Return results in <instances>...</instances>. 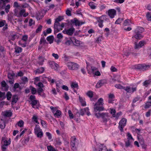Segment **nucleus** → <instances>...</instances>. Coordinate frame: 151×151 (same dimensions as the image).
Returning <instances> with one entry per match:
<instances>
[{
    "mask_svg": "<svg viewBox=\"0 0 151 151\" xmlns=\"http://www.w3.org/2000/svg\"><path fill=\"white\" fill-rule=\"evenodd\" d=\"M141 27L137 28L134 30L135 34L133 36L132 38H135L137 40H140L142 37V30Z\"/></svg>",
    "mask_w": 151,
    "mask_h": 151,
    "instance_id": "1",
    "label": "nucleus"
},
{
    "mask_svg": "<svg viewBox=\"0 0 151 151\" xmlns=\"http://www.w3.org/2000/svg\"><path fill=\"white\" fill-rule=\"evenodd\" d=\"M95 114L97 118L101 117L103 119V121L104 122H107V119L109 117L108 113L107 112H98L96 113Z\"/></svg>",
    "mask_w": 151,
    "mask_h": 151,
    "instance_id": "2",
    "label": "nucleus"
},
{
    "mask_svg": "<svg viewBox=\"0 0 151 151\" xmlns=\"http://www.w3.org/2000/svg\"><path fill=\"white\" fill-rule=\"evenodd\" d=\"M127 136V141L125 142V146L127 147L132 146V144L134 140L130 133H128Z\"/></svg>",
    "mask_w": 151,
    "mask_h": 151,
    "instance_id": "3",
    "label": "nucleus"
},
{
    "mask_svg": "<svg viewBox=\"0 0 151 151\" xmlns=\"http://www.w3.org/2000/svg\"><path fill=\"white\" fill-rule=\"evenodd\" d=\"M67 65L68 69L71 70H77L79 66L76 63L73 62H69L67 63Z\"/></svg>",
    "mask_w": 151,
    "mask_h": 151,
    "instance_id": "4",
    "label": "nucleus"
},
{
    "mask_svg": "<svg viewBox=\"0 0 151 151\" xmlns=\"http://www.w3.org/2000/svg\"><path fill=\"white\" fill-rule=\"evenodd\" d=\"M71 140L70 144L71 149L73 151H76L77 150L76 147L78 145V143L76 141V138L75 137H72Z\"/></svg>",
    "mask_w": 151,
    "mask_h": 151,
    "instance_id": "5",
    "label": "nucleus"
},
{
    "mask_svg": "<svg viewBox=\"0 0 151 151\" xmlns=\"http://www.w3.org/2000/svg\"><path fill=\"white\" fill-rule=\"evenodd\" d=\"M127 119L125 118H122L119 123V128L121 132L123 131V128L126 125Z\"/></svg>",
    "mask_w": 151,
    "mask_h": 151,
    "instance_id": "6",
    "label": "nucleus"
},
{
    "mask_svg": "<svg viewBox=\"0 0 151 151\" xmlns=\"http://www.w3.org/2000/svg\"><path fill=\"white\" fill-rule=\"evenodd\" d=\"M75 30V29L74 28L71 27L68 29L63 30V32L64 34L71 36L73 34Z\"/></svg>",
    "mask_w": 151,
    "mask_h": 151,
    "instance_id": "7",
    "label": "nucleus"
},
{
    "mask_svg": "<svg viewBox=\"0 0 151 151\" xmlns=\"http://www.w3.org/2000/svg\"><path fill=\"white\" fill-rule=\"evenodd\" d=\"M15 76V74L13 73H9L8 74V78L9 79V83L11 84H12L14 83V77Z\"/></svg>",
    "mask_w": 151,
    "mask_h": 151,
    "instance_id": "8",
    "label": "nucleus"
},
{
    "mask_svg": "<svg viewBox=\"0 0 151 151\" xmlns=\"http://www.w3.org/2000/svg\"><path fill=\"white\" fill-rule=\"evenodd\" d=\"M106 80L105 79H102L99 80L97 83L96 87V88H99L104 84L106 83Z\"/></svg>",
    "mask_w": 151,
    "mask_h": 151,
    "instance_id": "9",
    "label": "nucleus"
},
{
    "mask_svg": "<svg viewBox=\"0 0 151 151\" xmlns=\"http://www.w3.org/2000/svg\"><path fill=\"white\" fill-rule=\"evenodd\" d=\"M116 14V12L114 9H109L108 11V15L111 18H113Z\"/></svg>",
    "mask_w": 151,
    "mask_h": 151,
    "instance_id": "10",
    "label": "nucleus"
},
{
    "mask_svg": "<svg viewBox=\"0 0 151 151\" xmlns=\"http://www.w3.org/2000/svg\"><path fill=\"white\" fill-rule=\"evenodd\" d=\"M11 0H0V9L4 8L6 3L9 2Z\"/></svg>",
    "mask_w": 151,
    "mask_h": 151,
    "instance_id": "11",
    "label": "nucleus"
},
{
    "mask_svg": "<svg viewBox=\"0 0 151 151\" xmlns=\"http://www.w3.org/2000/svg\"><path fill=\"white\" fill-rule=\"evenodd\" d=\"M71 22L72 24H75L76 26H79L82 24L83 23L82 22L78 21L76 18L71 20Z\"/></svg>",
    "mask_w": 151,
    "mask_h": 151,
    "instance_id": "12",
    "label": "nucleus"
},
{
    "mask_svg": "<svg viewBox=\"0 0 151 151\" xmlns=\"http://www.w3.org/2000/svg\"><path fill=\"white\" fill-rule=\"evenodd\" d=\"M124 89L125 90L127 93H132L136 90V88H130L129 87H125Z\"/></svg>",
    "mask_w": 151,
    "mask_h": 151,
    "instance_id": "13",
    "label": "nucleus"
},
{
    "mask_svg": "<svg viewBox=\"0 0 151 151\" xmlns=\"http://www.w3.org/2000/svg\"><path fill=\"white\" fill-rule=\"evenodd\" d=\"M50 66L52 69H54L55 70H57L58 67V65L53 61L50 63Z\"/></svg>",
    "mask_w": 151,
    "mask_h": 151,
    "instance_id": "14",
    "label": "nucleus"
},
{
    "mask_svg": "<svg viewBox=\"0 0 151 151\" xmlns=\"http://www.w3.org/2000/svg\"><path fill=\"white\" fill-rule=\"evenodd\" d=\"M94 109L95 111L96 112L98 111H100L104 110V108L103 106L95 105Z\"/></svg>",
    "mask_w": 151,
    "mask_h": 151,
    "instance_id": "15",
    "label": "nucleus"
},
{
    "mask_svg": "<svg viewBox=\"0 0 151 151\" xmlns=\"http://www.w3.org/2000/svg\"><path fill=\"white\" fill-rule=\"evenodd\" d=\"M60 25V24L59 22H55L54 26L55 29V33H57L59 31V29Z\"/></svg>",
    "mask_w": 151,
    "mask_h": 151,
    "instance_id": "16",
    "label": "nucleus"
},
{
    "mask_svg": "<svg viewBox=\"0 0 151 151\" xmlns=\"http://www.w3.org/2000/svg\"><path fill=\"white\" fill-rule=\"evenodd\" d=\"M134 44V48L135 50H138L142 47V41H140L138 43L135 42Z\"/></svg>",
    "mask_w": 151,
    "mask_h": 151,
    "instance_id": "17",
    "label": "nucleus"
},
{
    "mask_svg": "<svg viewBox=\"0 0 151 151\" xmlns=\"http://www.w3.org/2000/svg\"><path fill=\"white\" fill-rule=\"evenodd\" d=\"M13 90L15 92H18V91L17 90V88H19L20 90H21V88L19 84L17 83H16L14 85L13 87Z\"/></svg>",
    "mask_w": 151,
    "mask_h": 151,
    "instance_id": "18",
    "label": "nucleus"
},
{
    "mask_svg": "<svg viewBox=\"0 0 151 151\" xmlns=\"http://www.w3.org/2000/svg\"><path fill=\"white\" fill-rule=\"evenodd\" d=\"M38 101L35 100L31 101V104L32 107L34 108H37Z\"/></svg>",
    "mask_w": 151,
    "mask_h": 151,
    "instance_id": "19",
    "label": "nucleus"
},
{
    "mask_svg": "<svg viewBox=\"0 0 151 151\" xmlns=\"http://www.w3.org/2000/svg\"><path fill=\"white\" fill-rule=\"evenodd\" d=\"M103 40V39L102 36H99L98 37H96L95 39V42L97 43H99Z\"/></svg>",
    "mask_w": 151,
    "mask_h": 151,
    "instance_id": "20",
    "label": "nucleus"
},
{
    "mask_svg": "<svg viewBox=\"0 0 151 151\" xmlns=\"http://www.w3.org/2000/svg\"><path fill=\"white\" fill-rule=\"evenodd\" d=\"M89 110V109L88 108H86L84 109H81L80 111V112L79 113V115L83 116L84 114V112H86Z\"/></svg>",
    "mask_w": 151,
    "mask_h": 151,
    "instance_id": "21",
    "label": "nucleus"
},
{
    "mask_svg": "<svg viewBox=\"0 0 151 151\" xmlns=\"http://www.w3.org/2000/svg\"><path fill=\"white\" fill-rule=\"evenodd\" d=\"M18 96L17 95H14L12 97V103L13 104L16 103L18 99Z\"/></svg>",
    "mask_w": 151,
    "mask_h": 151,
    "instance_id": "22",
    "label": "nucleus"
},
{
    "mask_svg": "<svg viewBox=\"0 0 151 151\" xmlns=\"http://www.w3.org/2000/svg\"><path fill=\"white\" fill-rule=\"evenodd\" d=\"M99 151H108L106 147L102 145L99 146Z\"/></svg>",
    "mask_w": 151,
    "mask_h": 151,
    "instance_id": "23",
    "label": "nucleus"
},
{
    "mask_svg": "<svg viewBox=\"0 0 151 151\" xmlns=\"http://www.w3.org/2000/svg\"><path fill=\"white\" fill-rule=\"evenodd\" d=\"M103 99L102 98H100L99 100L97 102H96L95 104V105H99L101 106H103Z\"/></svg>",
    "mask_w": 151,
    "mask_h": 151,
    "instance_id": "24",
    "label": "nucleus"
},
{
    "mask_svg": "<svg viewBox=\"0 0 151 151\" xmlns=\"http://www.w3.org/2000/svg\"><path fill=\"white\" fill-rule=\"evenodd\" d=\"M44 70V69L43 68H40L37 69L35 71L36 74L41 73H42Z\"/></svg>",
    "mask_w": 151,
    "mask_h": 151,
    "instance_id": "25",
    "label": "nucleus"
},
{
    "mask_svg": "<svg viewBox=\"0 0 151 151\" xmlns=\"http://www.w3.org/2000/svg\"><path fill=\"white\" fill-rule=\"evenodd\" d=\"M1 85L2 87L4 88V90H7L8 89L7 86L6 84L5 81H3L1 83Z\"/></svg>",
    "mask_w": 151,
    "mask_h": 151,
    "instance_id": "26",
    "label": "nucleus"
},
{
    "mask_svg": "<svg viewBox=\"0 0 151 151\" xmlns=\"http://www.w3.org/2000/svg\"><path fill=\"white\" fill-rule=\"evenodd\" d=\"M106 16L103 15L101 17L97 18V21L99 23H101L103 22L104 21V17Z\"/></svg>",
    "mask_w": 151,
    "mask_h": 151,
    "instance_id": "27",
    "label": "nucleus"
},
{
    "mask_svg": "<svg viewBox=\"0 0 151 151\" xmlns=\"http://www.w3.org/2000/svg\"><path fill=\"white\" fill-rule=\"evenodd\" d=\"M24 124V122L22 120H20L17 122L16 124V126L17 125L19 127H23Z\"/></svg>",
    "mask_w": 151,
    "mask_h": 151,
    "instance_id": "28",
    "label": "nucleus"
},
{
    "mask_svg": "<svg viewBox=\"0 0 151 151\" xmlns=\"http://www.w3.org/2000/svg\"><path fill=\"white\" fill-rule=\"evenodd\" d=\"M93 92L91 91H88L86 93V94L88 96L90 99H91L93 96Z\"/></svg>",
    "mask_w": 151,
    "mask_h": 151,
    "instance_id": "29",
    "label": "nucleus"
},
{
    "mask_svg": "<svg viewBox=\"0 0 151 151\" xmlns=\"http://www.w3.org/2000/svg\"><path fill=\"white\" fill-rule=\"evenodd\" d=\"M38 117L36 115H33L32 118V120L34 122H35L37 124H39V122L37 121Z\"/></svg>",
    "mask_w": 151,
    "mask_h": 151,
    "instance_id": "30",
    "label": "nucleus"
},
{
    "mask_svg": "<svg viewBox=\"0 0 151 151\" xmlns=\"http://www.w3.org/2000/svg\"><path fill=\"white\" fill-rule=\"evenodd\" d=\"M17 35L16 34H13L12 35L9 37V41L10 42L11 40H12V41H14Z\"/></svg>",
    "mask_w": 151,
    "mask_h": 151,
    "instance_id": "31",
    "label": "nucleus"
},
{
    "mask_svg": "<svg viewBox=\"0 0 151 151\" xmlns=\"http://www.w3.org/2000/svg\"><path fill=\"white\" fill-rule=\"evenodd\" d=\"M6 97L7 99L8 100H10L12 96V94L11 92L9 91L7 92L6 93Z\"/></svg>",
    "mask_w": 151,
    "mask_h": 151,
    "instance_id": "32",
    "label": "nucleus"
},
{
    "mask_svg": "<svg viewBox=\"0 0 151 151\" xmlns=\"http://www.w3.org/2000/svg\"><path fill=\"white\" fill-rule=\"evenodd\" d=\"M89 5L91 8L94 9L96 8V6L95 5V3L93 2H91L89 3Z\"/></svg>",
    "mask_w": 151,
    "mask_h": 151,
    "instance_id": "33",
    "label": "nucleus"
},
{
    "mask_svg": "<svg viewBox=\"0 0 151 151\" xmlns=\"http://www.w3.org/2000/svg\"><path fill=\"white\" fill-rule=\"evenodd\" d=\"M29 88L31 90L32 93V94H35L36 93V90L35 88L32 86H30L29 87Z\"/></svg>",
    "mask_w": 151,
    "mask_h": 151,
    "instance_id": "34",
    "label": "nucleus"
},
{
    "mask_svg": "<svg viewBox=\"0 0 151 151\" xmlns=\"http://www.w3.org/2000/svg\"><path fill=\"white\" fill-rule=\"evenodd\" d=\"M6 98L5 93V92H0V98L1 100H3Z\"/></svg>",
    "mask_w": 151,
    "mask_h": 151,
    "instance_id": "35",
    "label": "nucleus"
},
{
    "mask_svg": "<svg viewBox=\"0 0 151 151\" xmlns=\"http://www.w3.org/2000/svg\"><path fill=\"white\" fill-rule=\"evenodd\" d=\"M150 68V65H146L145 64H142V71L145 70Z\"/></svg>",
    "mask_w": 151,
    "mask_h": 151,
    "instance_id": "36",
    "label": "nucleus"
},
{
    "mask_svg": "<svg viewBox=\"0 0 151 151\" xmlns=\"http://www.w3.org/2000/svg\"><path fill=\"white\" fill-rule=\"evenodd\" d=\"M54 113V115L55 116H56L58 118L61 114V112L59 110H57L56 111V112Z\"/></svg>",
    "mask_w": 151,
    "mask_h": 151,
    "instance_id": "37",
    "label": "nucleus"
},
{
    "mask_svg": "<svg viewBox=\"0 0 151 151\" xmlns=\"http://www.w3.org/2000/svg\"><path fill=\"white\" fill-rule=\"evenodd\" d=\"M47 40L48 41H49L50 44L53 42V36H48L47 38Z\"/></svg>",
    "mask_w": 151,
    "mask_h": 151,
    "instance_id": "38",
    "label": "nucleus"
},
{
    "mask_svg": "<svg viewBox=\"0 0 151 151\" xmlns=\"http://www.w3.org/2000/svg\"><path fill=\"white\" fill-rule=\"evenodd\" d=\"M130 21L129 19H127L124 21L123 24L124 26H128L130 25Z\"/></svg>",
    "mask_w": 151,
    "mask_h": 151,
    "instance_id": "39",
    "label": "nucleus"
},
{
    "mask_svg": "<svg viewBox=\"0 0 151 151\" xmlns=\"http://www.w3.org/2000/svg\"><path fill=\"white\" fill-rule=\"evenodd\" d=\"M22 51V49L19 47H17L15 48V52L16 53H19L21 52Z\"/></svg>",
    "mask_w": 151,
    "mask_h": 151,
    "instance_id": "40",
    "label": "nucleus"
},
{
    "mask_svg": "<svg viewBox=\"0 0 151 151\" xmlns=\"http://www.w3.org/2000/svg\"><path fill=\"white\" fill-rule=\"evenodd\" d=\"M71 87L72 88H78V85L77 83L76 82H72L71 85Z\"/></svg>",
    "mask_w": 151,
    "mask_h": 151,
    "instance_id": "41",
    "label": "nucleus"
},
{
    "mask_svg": "<svg viewBox=\"0 0 151 151\" xmlns=\"http://www.w3.org/2000/svg\"><path fill=\"white\" fill-rule=\"evenodd\" d=\"M142 68V65L141 64L136 65L134 66L132 68L137 70H139Z\"/></svg>",
    "mask_w": 151,
    "mask_h": 151,
    "instance_id": "42",
    "label": "nucleus"
},
{
    "mask_svg": "<svg viewBox=\"0 0 151 151\" xmlns=\"http://www.w3.org/2000/svg\"><path fill=\"white\" fill-rule=\"evenodd\" d=\"M151 106V101H148L145 103V109H148Z\"/></svg>",
    "mask_w": 151,
    "mask_h": 151,
    "instance_id": "43",
    "label": "nucleus"
},
{
    "mask_svg": "<svg viewBox=\"0 0 151 151\" xmlns=\"http://www.w3.org/2000/svg\"><path fill=\"white\" fill-rule=\"evenodd\" d=\"M74 40H75L74 45L77 46H79L81 43V42L76 39H74Z\"/></svg>",
    "mask_w": 151,
    "mask_h": 151,
    "instance_id": "44",
    "label": "nucleus"
},
{
    "mask_svg": "<svg viewBox=\"0 0 151 151\" xmlns=\"http://www.w3.org/2000/svg\"><path fill=\"white\" fill-rule=\"evenodd\" d=\"M41 130L40 129V128L39 127V126L38 125H36L35 126V133H36L37 132H38L39 131H40Z\"/></svg>",
    "mask_w": 151,
    "mask_h": 151,
    "instance_id": "45",
    "label": "nucleus"
},
{
    "mask_svg": "<svg viewBox=\"0 0 151 151\" xmlns=\"http://www.w3.org/2000/svg\"><path fill=\"white\" fill-rule=\"evenodd\" d=\"M110 113L112 115L113 117H116L115 113L116 111L115 109H110Z\"/></svg>",
    "mask_w": 151,
    "mask_h": 151,
    "instance_id": "46",
    "label": "nucleus"
},
{
    "mask_svg": "<svg viewBox=\"0 0 151 151\" xmlns=\"http://www.w3.org/2000/svg\"><path fill=\"white\" fill-rule=\"evenodd\" d=\"M35 134L37 135V137H38L41 138L43 135L42 132L41 131L35 133Z\"/></svg>",
    "mask_w": 151,
    "mask_h": 151,
    "instance_id": "47",
    "label": "nucleus"
},
{
    "mask_svg": "<svg viewBox=\"0 0 151 151\" xmlns=\"http://www.w3.org/2000/svg\"><path fill=\"white\" fill-rule=\"evenodd\" d=\"M4 116L7 117L11 116H12V113L9 111H6L4 114Z\"/></svg>",
    "mask_w": 151,
    "mask_h": 151,
    "instance_id": "48",
    "label": "nucleus"
},
{
    "mask_svg": "<svg viewBox=\"0 0 151 151\" xmlns=\"http://www.w3.org/2000/svg\"><path fill=\"white\" fill-rule=\"evenodd\" d=\"M42 28V26L41 25H40L36 29V33H39L41 32Z\"/></svg>",
    "mask_w": 151,
    "mask_h": 151,
    "instance_id": "49",
    "label": "nucleus"
},
{
    "mask_svg": "<svg viewBox=\"0 0 151 151\" xmlns=\"http://www.w3.org/2000/svg\"><path fill=\"white\" fill-rule=\"evenodd\" d=\"M115 86L117 88L123 89H124V88L125 87H123L119 84H116Z\"/></svg>",
    "mask_w": 151,
    "mask_h": 151,
    "instance_id": "50",
    "label": "nucleus"
},
{
    "mask_svg": "<svg viewBox=\"0 0 151 151\" xmlns=\"http://www.w3.org/2000/svg\"><path fill=\"white\" fill-rule=\"evenodd\" d=\"M147 19L148 21H151V14L150 13L148 12L146 14Z\"/></svg>",
    "mask_w": 151,
    "mask_h": 151,
    "instance_id": "51",
    "label": "nucleus"
},
{
    "mask_svg": "<svg viewBox=\"0 0 151 151\" xmlns=\"http://www.w3.org/2000/svg\"><path fill=\"white\" fill-rule=\"evenodd\" d=\"M63 17L59 16L58 18L56 19H55V22H59L61 21L63 19Z\"/></svg>",
    "mask_w": 151,
    "mask_h": 151,
    "instance_id": "52",
    "label": "nucleus"
},
{
    "mask_svg": "<svg viewBox=\"0 0 151 151\" xmlns=\"http://www.w3.org/2000/svg\"><path fill=\"white\" fill-rule=\"evenodd\" d=\"M10 8V5L9 4H8L6 6H5V11L6 13H8L9 12V10Z\"/></svg>",
    "mask_w": 151,
    "mask_h": 151,
    "instance_id": "53",
    "label": "nucleus"
},
{
    "mask_svg": "<svg viewBox=\"0 0 151 151\" xmlns=\"http://www.w3.org/2000/svg\"><path fill=\"white\" fill-rule=\"evenodd\" d=\"M25 12V10L23 9H21L19 12V17L22 16L23 15L24 12Z\"/></svg>",
    "mask_w": 151,
    "mask_h": 151,
    "instance_id": "54",
    "label": "nucleus"
},
{
    "mask_svg": "<svg viewBox=\"0 0 151 151\" xmlns=\"http://www.w3.org/2000/svg\"><path fill=\"white\" fill-rule=\"evenodd\" d=\"M29 26H31L33 24H34L35 21H34L32 19H30L29 21Z\"/></svg>",
    "mask_w": 151,
    "mask_h": 151,
    "instance_id": "55",
    "label": "nucleus"
},
{
    "mask_svg": "<svg viewBox=\"0 0 151 151\" xmlns=\"http://www.w3.org/2000/svg\"><path fill=\"white\" fill-rule=\"evenodd\" d=\"M44 61L42 58L41 57H40L39 58V60L38 61V63L40 65H42Z\"/></svg>",
    "mask_w": 151,
    "mask_h": 151,
    "instance_id": "56",
    "label": "nucleus"
},
{
    "mask_svg": "<svg viewBox=\"0 0 151 151\" xmlns=\"http://www.w3.org/2000/svg\"><path fill=\"white\" fill-rule=\"evenodd\" d=\"M5 124L4 122L0 123V128L1 129H4L5 127Z\"/></svg>",
    "mask_w": 151,
    "mask_h": 151,
    "instance_id": "57",
    "label": "nucleus"
},
{
    "mask_svg": "<svg viewBox=\"0 0 151 151\" xmlns=\"http://www.w3.org/2000/svg\"><path fill=\"white\" fill-rule=\"evenodd\" d=\"M69 116L70 119H73V115L71 111L70 110H69L68 111Z\"/></svg>",
    "mask_w": 151,
    "mask_h": 151,
    "instance_id": "58",
    "label": "nucleus"
},
{
    "mask_svg": "<svg viewBox=\"0 0 151 151\" xmlns=\"http://www.w3.org/2000/svg\"><path fill=\"white\" fill-rule=\"evenodd\" d=\"M150 83H149L147 80H146L145 82H143V85L145 87H147L148 85Z\"/></svg>",
    "mask_w": 151,
    "mask_h": 151,
    "instance_id": "59",
    "label": "nucleus"
},
{
    "mask_svg": "<svg viewBox=\"0 0 151 151\" xmlns=\"http://www.w3.org/2000/svg\"><path fill=\"white\" fill-rule=\"evenodd\" d=\"M28 39V36L26 35H24L22 38V40L26 42Z\"/></svg>",
    "mask_w": 151,
    "mask_h": 151,
    "instance_id": "60",
    "label": "nucleus"
},
{
    "mask_svg": "<svg viewBox=\"0 0 151 151\" xmlns=\"http://www.w3.org/2000/svg\"><path fill=\"white\" fill-rule=\"evenodd\" d=\"M151 112V109H150L148 110L147 112L146 113V116L147 117H149L150 115Z\"/></svg>",
    "mask_w": 151,
    "mask_h": 151,
    "instance_id": "61",
    "label": "nucleus"
},
{
    "mask_svg": "<svg viewBox=\"0 0 151 151\" xmlns=\"http://www.w3.org/2000/svg\"><path fill=\"white\" fill-rule=\"evenodd\" d=\"M19 12H18V10L17 9H15L14 15L18 17H19Z\"/></svg>",
    "mask_w": 151,
    "mask_h": 151,
    "instance_id": "62",
    "label": "nucleus"
},
{
    "mask_svg": "<svg viewBox=\"0 0 151 151\" xmlns=\"http://www.w3.org/2000/svg\"><path fill=\"white\" fill-rule=\"evenodd\" d=\"M110 70L111 71L113 72H116L117 71V69L114 66H111L110 68Z\"/></svg>",
    "mask_w": 151,
    "mask_h": 151,
    "instance_id": "63",
    "label": "nucleus"
},
{
    "mask_svg": "<svg viewBox=\"0 0 151 151\" xmlns=\"http://www.w3.org/2000/svg\"><path fill=\"white\" fill-rule=\"evenodd\" d=\"M46 42V40H45V38L44 37H42L40 40V44H42V43H45Z\"/></svg>",
    "mask_w": 151,
    "mask_h": 151,
    "instance_id": "64",
    "label": "nucleus"
}]
</instances>
